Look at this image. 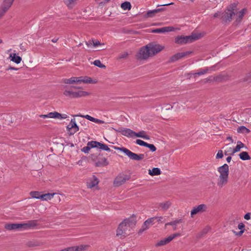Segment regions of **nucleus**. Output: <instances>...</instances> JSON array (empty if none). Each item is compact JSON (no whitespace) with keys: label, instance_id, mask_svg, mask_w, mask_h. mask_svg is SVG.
<instances>
[{"label":"nucleus","instance_id":"nucleus-6","mask_svg":"<svg viewBox=\"0 0 251 251\" xmlns=\"http://www.w3.org/2000/svg\"><path fill=\"white\" fill-rule=\"evenodd\" d=\"M63 94L65 97L69 99L78 98L89 95V93L86 91H79L75 92L68 89L65 90Z\"/></svg>","mask_w":251,"mask_h":251},{"label":"nucleus","instance_id":"nucleus-30","mask_svg":"<svg viewBox=\"0 0 251 251\" xmlns=\"http://www.w3.org/2000/svg\"><path fill=\"white\" fill-rule=\"evenodd\" d=\"M56 193H47L45 194H41V200L42 201H49L50 200Z\"/></svg>","mask_w":251,"mask_h":251},{"label":"nucleus","instance_id":"nucleus-44","mask_svg":"<svg viewBox=\"0 0 251 251\" xmlns=\"http://www.w3.org/2000/svg\"><path fill=\"white\" fill-rule=\"evenodd\" d=\"M93 45L94 47H97L98 46H103V48L102 50H105L106 49V47H105V44L104 43H100L99 40H96L93 41Z\"/></svg>","mask_w":251,"mask_h":251},{"label":"nucleus","instance_id":"nucleus-52","mask_svg":"<svg viewBox=\"0 0 251 251\" xmlns=\"http://www.w3.org/2000/svg\"><path fill=\"white\" fill-rule=\"evenodd\" d=\"M136 143L138 145L145 146V147L146 146V145L147 144V143H146L140 139H137L136 140Z\"/></svg>","mask_w":251,"mask_h":251},{"label":"nucleus","instance_id":"nucleus-38","mask_svg":"<svg viewBox=\"0 0 251 251\" xmlns=\"http://www.w3.org/2000/svg\"><path fill=\"white\" fill-rule=\"evenodd\" d=\"M29 194L33 199L41 200V194L38 191H31L30 192Z\"/></svg>","mask_w":251,"mask_h":251},{"label":"nucleus","instance_id":"nucleus-8","mask_svg":"<svg viewBox=\"0 0 251 251\" xmlns=\"http://www.w3.org/2000/svg\"><path fill=\"white\" fill-rule=\"evenodd\" d=\"M151 57L156 55L165 49V46L153 42L147 45Z\"/></svg>","mask_w":251,"mask_h":251},{"label":"nucleus","instance_id":"nucleus-37","mask_svg":"<svg viewBox=\"0 0 251 251\" xmlns=\"http://www.w3.org/2000/svg\"><path fill=\"white\" fill-rule=\"evenodd\" d=\"M237 131L239 133H249L250 130L245 126H241L237 129Z\"/></svg>","mask_w":251,"mask_h":251},{"label":"nucleus","instance_id":"nucleus-10","mask_svg":"<svg viewBox=\"0 0 251 251\" xmlns=\"http://www.w3.org/2000/svg\"><path fill=\"white\" fill-rule=\"evenodd\" d=\"M129 179V176L124 174H119L113 181L114 187H118L125 184L126 182Z\"/></svg>","mask_w":251,"mask_h":251},{"label":"nucleus","instance_id":"nucleus-63","mask_svg":"<svg viewBox=\"0 0 251 251\" xmlns=\"http://www.w3.org/2000/svg\"><path fill=\"white\" fill-rule=\"evenodd\" d=\"M244 232V230H240L239 232H236L235 231H234V233L235 234V235H238V236H241V235H242V234L243 233V232Z\"/></svg>","mask_w":251,"mask_h":251},{"label":"nucleus","instance_id":"nucleus-47","mask_svg":"<svg viewBox=\"0 0 251 251\" xmlns=\"http://www.w3.org/2000/svg\"><path fill=\"white\" fill-rule=\"evenodd\" d=\"M98 145H99V142L93 141L89 142L87 144V145L89 146L91 149L99 147Z\"/></svg>","mask_w":251,"mask_h":251},{"label":"nucleus","instance_id":"nucleus-42","mask_svg":"<svg viewBox=\"0 0 251 251\" xmlns=\"http://www.w3.org/2000/svg\"><path fill=\"white\" fill-rule=\"evenodd\" d=\"M165 32H168L174 31L175 30H179L180 28L178 27H174L173 26H166L164 27Z\"/></svg>","mask_w":251,"mask_h":251},{"label":"nucleus","instance_id":"nucleus-34","mask_svg":"<svg viewBox=\"0 0 251 251\" xmlns=\"http://www.w3.org/2000/svg\"><path fill=\"white\" fill-rule=\"evenodd\" d=\"M240 158L242 160H248L251 159V157L247 151H243L239 154Z\"/></svg>","mask_w":251,"mask_h":251},{"label":"nucleus","instance_id":"nucleus-60","mask_svg":"<svg viewBox=\"0 0 251 251\" xmlns=\"http://www.w3.org/2000/svg\"><path fill=\"white\" fill-rule=\"evenodd\" d=\"M244 218L247 220H249L251 219V213H247L244 215Z\"/></svg>","mask_w":251,"mask_h":251},{"label":"nucleus","instance_id":"nucleus-49","mask_svg":"<svg viewBox=\"0 0 251 251\" xmlns=\"http://www.w3.org/2000/svg\"><path fill=\"white\" fill-rule=\"evenodd\" d=\"M148 148L150 149V150L152 151V152H154L155 151H156V147H155V146L153 144H148L147 143L146 146H145Z\"/></svg>","mask_w":251,"mask_h":251},{"label":"nucleus","instance_id":"nucleus-11","mask_svg":"<svg viewBox=\"0 0 251 251\" xmlns=\"http://www.w3.org/2000/svg\"><path fill=\"white\" fill-rule=\"evenodd\" d=\"M207 210V206L205 204H201L194 207L191 211V217L192 218L197 214L205 212Z\"/></svg>","mask_w":251,"mask_h":251},{"label":"nucleus","instance_id":"nucleus-64","mask_svg":"<svg viewBox=\"0 0 251 251\" xmlns=\"http://www.w3.org/2000/svg\"><path fill=\"white\" fill-rule=\"evenodd\" d=\"M226 140H228L231 143H233V140L232 139V138L230 136H228L226 138Z\"/></svg>","mask_w":251,"mask_h":251},{"label":"nucleus","instance_id":"nucleus-35","mask_svg":"<svg viewBox=\"0 0 251 251\" xmlns=\"http://www.w3.org/2000/svg\"><path fill=\"white\" fill-rule=\"evenodd\" d=\"M18 224H7L4 226V228L8 230L18 229Z\"/></svg>","mask_w":251,"mask_h":251},{"label":"nucleus","instance_id":"nucleus-16","mask_svg":"<svg viewBox=\"0 0 251 251\" xmlns=\"http://www.w3.org/2000/svg\"><path fill=\"white\" fill-rule=\"evenodd\" d=\"M37 221L35 220H31L28 221L26 223L18 224V228L23 229H28L37 226Z\"/></svg>","mask_w":251,"mask_h":251},{"label":"nucleus","instance_id":"nucleus-29","mask_svg":"<svg viewBox=\"0 0 251 251\" xmlns=\"http://www.w3.org/2000/svg\"><path fill=\"white\" fill-rule=\"evenodd\" d=\"M228 76L226 75H219L216 76H213V79L214 81L220 82L227 79Z\"/></svg>","mask_w":251,"mask_h":251},{"label":"nucleus","instance_id":"nucleus-41","mask_svg":"<svg viewBox=\"0 0 251 251\" xmlns=\"http://www.w3.org/2000/svg\"><path fill=\"white\" fill-rule=\"evenodd\" d=\"M183 223V220L181 219H177L171 222L165 224V226L168 225L170 226H176L177 224Z\"/></svg>","mask_w":251,"mask_h":251},{"label":"nucleus","instance_id":"nucleus-24","mask_svg":"<svg viewBox=\"0 0 251 251\" xmlns=\"http://www.w3.org/2000/svg\"><path fill=\"white\" fill-rule=\"evenodd\" d=\"M223 148L225 149L224 153L225 155H234V148L232 147V145L230 143L226 144L225 146L223 147Z\"/></svg>","mask_w":251,"mask_h":251},{"label":"nucleus","instance_id":"nucleus-21","mask_svg":"<svg viewBox=\"0 0 251 251\" xmlns=\"http://www.w3.org/2000/svg\"><path fill=\"white\" fill-rule=\"evenodd\" d=\"M49 118L63 119L68 118L67 114H61L57 112H53L49 113Z\"/></svg>","mask_w":251,"mask_h":251},{"label":"nucleus","instance_id":"nucleus-19","mask_svg":"<svg viewBox=\"0 0 251 251\" xmlns=\"http://www.w3.org/2000/svg\"><path fill=\"white\" fill-rule=\"evenodd\" d=\"M115 131L121 133L122 135L127 137H134V131L129 128H119L118 129H115Z\"/></svg>","mask_w":251,"mask_h":251},{"label":"nucleus","instance_id":"nucleus-58","mask_svg":"<svg viewBox=\"0 0 251 251\" xmlns=\"http://www.w3.org/2000/svg\"><path fill=\"white\" fill-rule=\"evenodd\" d=\"M238 228L240 230H244V228H245V225L243 223H240L238 224Z\"/></svg>","mask_w":251,"mask_h":251},{"label":"nucleus","instance_id":"nucleus-50","mask_svg":"<svg viewBox=\"0 0 251 251\" xmlns=\"http://www.w3.org/2000/svg\"><path fill=\"white\" fill-rule=\"evenodd\" d=\"M177 60H178V59L177 58V56L176 55V54H175L170 57L169 62L170 63H172V62H176Z\"/></svg>","mask_w":251,"mask_h":251},{"label":"nucleus","instance_id":"nucleus-14","mask_svg":"<svg viewBox=\"0 0 251 251\" xmlns=\"http://www.w3.org/2000/svg\"><path fill=\"white\" fill-rule=\"evenodd\" d=\"M180 236L179 233H176L170 235L167 238H164L159 241H158L155 245L156 247H159L161 246H164L170 243L173 239L176 237Z\"/></svg>","mask_w":251,"mask_h":251},{"label":"nucleus","instance_id":"nucleus-23","mask_svg":"<svg viewBox=\"0 0 251 251\" xmlns=\"http://www.w3.org/2000/svg\"><path fill=\"white\" fill-rule=\"evenodd\" d=\"M164 10V8H158L149 11L144 15L145 18H148L153 17L156 14Z\"/></svg>","mask_w":251,"mask_h":251},{"label":"nucleus","instance_id":"nucleus-13","mask_svg":"<svg viewBox=\"0 0 251 251\" xmlns=\"http://www.w3.org/2000/svg\"><path fill=\"white\" fill-rule=\"evenodd\" d=\"M100 182L99 178L95 175L89 177L86 181V186L88 189L96 188L97 189L98 184Z\"/></svg>","mask_w":251,"mask_h":251},{"label":"nucleus","instance_id":"nucleus-43","mask_svg":"<svg viewBox=\"0 0 251 251\" xmlns=\"http://www.w3.org/2000/svg\"><path fill=\"white\" fill-rule=\"evenodd\" d=\"M99 148L100 149L105 151H110V148L106 145L101 143L99 142Z\"/></svg>","mask_w":251,"mask_h":251},{"label":"nucleus","instance_id":"nucleus-31","mask_svg":"<svg viewBox=\"0 0 251 251\" xmlns=\"http://www.w3.org/2000/svg\"><path fill=\"white\" fill-rule=\"evenodd\" d=\"M209 69L207 68L200 70L198 72L194 73L193 74H188V75H193L194 78H196L198 75H201L205 74L209 71Z\"/></svg>","mask_w":251,"mask_h":251},{"label":"nucleus","instance_id":"nucleus-33","mask_svg":"<svg viewBox=\"0 0 251 251\" xmlns=\"http://www.w3.org/2000/svg\"><path fill=\"white\" fill-rule=\"evenodd\" d=\"M153 224V218H149L146 220L143 223V226L145 227L146 229H149L150 228V226L151 225Z\"/></svg>","mask_w":251,"mask_h":251},{"label":"nucleus","instance_id":"nucleus-56","mask_svg":"<svg viewBox=\"0 0 251 251\" xmlns=\"http://www.w3.org/2000/svg\"><path fill=\"white\" fill-rule=\"evenodd\" d=\"M164 108L166 110H170L173 108V106L170 104H166L164 106Z\"/></svg>","mask_w":251,"mask_h":251},{"label":"nucleus","instance_id":"nucleus-22","mask_svg":"<svg viewBox=\"0 0 251 251\" xmlns=\"http://www.w3.org/2000/svg\"><path fill=\"white\" fill-rule=\"evenodd\" d=\"M75 116L81 117L86 118V119H87L91 122H94V123H96L97 124H103L105 123V122L104 121L95 118L94 117H91V116H90L89 115H75Z\"/></svg>","mask_w":251,"mask_h":251},{"label":"nucleus","instance_id":"nucleus-18","mask_svg":"<svg viewBox=\"0 0 251 251\" xmlns=\"http://www.w3.org/2000/svg\"><path fill=\"white\" fill-rule=\"evenodd\" d=\"M91 157L93 161H95V165L96 167H103L108 165L109 162L107 159L105 157L101 158L100 160L97 161V156L94 154H91Z\"/></svg>","mask_w":251,"mask_h":251},{"label":"nucleus","instance_id":"nucleus-55","mask_svg":"<svg viewBox=\"0 0 251 251\" xmlns=\"http://www.w3.org/2000/svg\"><path fill=\"white\" fill-rule=\"evenodd\" d=\"M20 49L23 52H25L26 51V45L24 43H22L20 45Z\"/></svg>","mask_w":251,"mask_h":251},{"label":"nucleus","instance_id":"nucleus-32","mask_svg":"<svg viewBox=\"0 0 251 251\" xmlns=\"http://www.w3.org/2000/svg\"><path fill=\"white\" fill-rule=\"evenodd\" d=\"M161 172L158 168H153L152 170H149V174L151 176H159Z\"/></svg>","mask_w":251,"mask_h":251},{"label":"nucleus","instance_id":"nucleus-40","mask_svg":"<svg viewBox=\"0 0 251 251\" xmlns=\"http://www.w3.org/2000/svg\"><path fill=\"white\" fill-rule=\"evenodd\" d=\"M121 7L124 10H130L131 8V4L129 2L126 1L121 4Z\"/></svg>","mask_w":251,"mask_h":251},{"label":"nucleus","instance_id":"nucleus-9","mask_svg":"<svg viewBox=\"0 0 251 251\" xmlns=\"http://www.w3.org/2000/svg\"><path fill=\"white\" fill-rule=\"evenodd\" d=\"M236 5L234 4H231L230 8L227 9L222 17L223 20L226 22H229L232 19L233 15H235Z\"/></svg>","mask_w":251,"mask_h":251},{"label":"nucleus","instance_id":"nucleus-45","mask_svg":"<svg viewBox=\"0 0 251 251\" xmlns=\"http://www.w3.org/2000/svg\"><path fill=\"white\" fill-rule=\"evenodd\" d=\"M93 64L94 65L100 68H105L106 67L105 66L104 64H102L100 61L99 60H95L93 62Z\"/></svg>","mask_w":251,"mask_h":251},{"label":"nucleus","instance_id":"nucleus-2","mask_svg":"<svg viewBox=\"0 0 251 251\" xmlns=\"http://www.w3.org/2000/svg\"><path fill=\"white\" fill-rule=\"evenodd\" d=\"M218 175L216 181V186L219 189H222L226 186L228 182L229 166L224 164L217 168Z\"/></svg>","mask_w":251,"mask_h":251},{"label":"nucleus","instance_id":"nucleus-61","mask_svg":"<svg viewBox=\"0 0 251 251\" xmlns=\"http://www.w3.org/2000/svg\"><path fill=\"white\" fill-rule=\"evenodd\" d=\"M19 70V68H15L14 67L9 66L7 69V71L9 70H14V71H18Z\"/></svg>","mask_w":251,"mask_h":251},{"label":"nucleus","instance_id":"nucleus-1","mask_svg":"<svg viewBox=\"0 0 251 251\" xmlns=\"http://www.w3.org/2000/svg\"><path fill=\"white\" fill-rule=\"evenodd\" d=\"M137 224V217L134 214L124 219L116 229V236L121 238L129 235Z\"/></svg>","mask_w":251,"mask_h":251},{"label":"nucleus","instance_id":"nucleus-46","mask_svg":"<svg viewBox=\"0 0 251 251\" xmlns=\"http://www.w3.org/2000/svg\"><path fill=\"white\" fill-rule=\"evenodd\" d=\"M129 54L127 52H124L121 53L118 57V60H121L123 59H126L128 57Z\"/></svg>","mask_w":251,"mask_h":251},{"label":"nucleus","instance_id":"nucleus-48","mask_svg":"<svg viewBox=\"0 0 251 251\" xmlns=\"http://www.w3.org/2000/svg\"><path fill=\"white\" fill-rule=\"evenodd\" d=\"M151 218H153V221L155 219H156L158 223H164L165 220V218L162 216H155V217H151Z\"/></svg>","mask_w":251,"mask_h":251},{"label":"nucleus","instance_id":"nucleus-5","mask_svg":"<svg viewBox=\"0 0 251 251\" xmlns=\"http://www.w3.org/2000/svg\"><path fill=\"white\" fill-rule=\"evenodd\" d=\"M114 148L116 150L120 151L123 152L126 156L128 157V158L130 159L131 160H133L135 161H140L143 160L145 157V155L144 154H136L124 147L120 148L114 147Z\"/></svg>","mask_w":251,"mask_h":251},{"label":"nucleus","instance_id":"nucleus-3","mask_svg":"<svg viewBox=\"0 0 251 251\" xmlns=\"http://www.w3.org/2000/svg\"><path fill=\"white\" fill-rule=\"evenodd\" d=\"M205 35V32L192 33L189 36H177L175 38V43L178 45H183L192 43L199 40Z\"/></svg>","mask_w":251,"mask_h":251},{"label":"nucleus","instance_id":"nucleus-15","mask_svg":"<svg viewBox=\"0 0 251 251\" xmlns=\"http://www.w3.org/2000/svg\"><path fill=\"white\" fill-rule=\"evenodd\" d=\"M90 246L87 244H80L77 246H70L65 248L66 251H86Z\"/></svg>","mask_w":251,"mask_h":251},{"label":"nucleus","instance_id":"nucleus-39","mask_svg":"<svg viewBox=\"0 0 251 251\" xmlns=\"http://www.w3.org/2000/svg\"><path fill=\"white\" fill-rule=\"evenodd\" d=\"M192 53V51H188L177 53H176V55H177V58L179 60L183 57H184L185 56H188V55L191 54Z\"/></svg>","mask_w":251,"mask_h":251},{"label":"nucleus","instance_id":"nucleus-51","mask_svg":"<svg viewBox=\"0 0 251 251\" xmlns=\"http://www.w3.org/2000/svg\"><path fill=\"white\" fill-rule=\"evenodd\" d=\"M223 152L222 150H219L218 153L216 154V158L217 159H221L223 157Z\"/></svg>","mask_w":251,"mask_h":251},{"label":"nucleus","instance_id":"nucleus-36","mask_svg":"<svg viewBox=\"0 0 251 251\" xmlns=\"http://www.w3.org/2000/svg\"><path fill=\"white\" fill-rule=\"evenodd\" d=\"M244 144L241 141L237 142V145L233 149V154H234L236 152H239L240 151L241 149L244 147Z\"/></svg>","mask_w":251,"mask_h":251},{"label":"nucleus","instance_id":"nucleus-4","mask_svg":"<svg viewBox=\"0 0 251 251\" xmlns=\"http://www.w3.org/2000/svg\"><path fill=\"white\" fill-rule=\"evenodd\" d=\"M98 81L93 79L91 77L84 76L79 77H72L69 78H65L63 80V82L66 84H79L82 83L86 84H96Z\"/></svg>","mask_w":251,"mask_h":251},{"label":"nucleus","instance_id":"nucleus-59","mask_svg":"<svg viewBox=\"0 0 251 251\" xmlns=\"http://www.w3.org/2000/svg\"><path fill=\"white\" fill-rule=\"evenodd\" d=\"M110 0H102L101 1H100L99 3V6H103L105 3H106L107 2H108Z\"/></svg>","mask_w":251,"mask_h":251},{"label":"nucleus","instance_id":"nucleus-12","mask_svg":"<svg viewBox=\"0 0 251 251\" xmlns=\"http://www.w3.org/2000/svg\"><path fill=\"white\" fill-rule=\"evenodd\" d=\"M68 134L70 135L75 134L79 130V127L77 125L75 118L72 119L69 124L67 126Z\"/></svg>","mask_w":251,"mask_h":251},{"label":"nucleus","instance_id":"nucleus-54","mask_svg":"<svg viewBox=\"0 0 251 251\" xmlns=\"http://www.w3.org/2000/svg\"><path fill=\"white\" fill-rule=\"evenodd\" d=\"M147 230V229H146L145 227H143V226H142L138 230L137 234L139 235H141L144 232H145Z\"/></svg>","mask_w":251,"mask_h":251},{"label":"nucleus","instance_id":"nucleus-20","mask_svg":"<svg viewBox=\"0 0 251 251\" xmlns=\"http://www.w3.org/2000/svg\"><path fill=\"white\" fill-rule=\"evenodd\" d=\"M79 0H63L66 7L70 10L73 9L79 2Z\"/></svg>","mask_w":251,"mask_h":251},{"label":"nucleus","instance_id":"nucleus-26","mask_svg":"<svg viewBox=\"0 0 251 251\" xmlns=\"http://www.w3.org/2000/svg\"><path fill=\"white\" fill-rule=\"evenodd\" d=\"M246 9H243L240 11H237L236 10L235 11V19L236 21L238 23H239L242 20L243 17L244 16L245 13Z\"/></svg>","mask_w":251,"mask_h":251},{"label":"nucleus","instance_id":"nucleus-25","mask_svg":"<svg viewBox=\"0 0 251 251\" xmlns=\"http://www.w3.org/2000/svg\"><path fill=\"white\" fill-rule=\"evenodd\" d=\"M134 137H140L146 140H150V137L148 135L144 130H141L138 132L134 131Z\"/></svg>","mask_w":251,"mask_h":251},{"label":"nucleus","instance_id":"nucleus-28","mask_svg":"<svg viewBox=\"0 0 251 251\" xmlns=\"http://www.w3.org/2000/svg\"><path fill=\"white\" fill-rule=\"evenodd\" d=\"M172 203L169 201H164L161 203H160L159 204V207L163 211H166L168 210L169 207L171 206Z\"/></svg>","mask_w":251,"mask_h":251},{"label":"nucleus","instance_id":"nucleus-53","mask_svg":"<svg viewBox=\"0 0 251 251\" xmlns=\"http://www.w3.org/2000/svg\"><path fill=\"white\" fill-rule=\"evenodd\" d=\"M152 33H162L165 32V29L164 27L160 28H157L154 30H152Z\"/></svg>","mask_w":251,"mask_h":251},{"label":"nucleus","instance_id":"nucleus-27","mask_svg":"<svg viewBox=\"0 0 251 251\" xmlns=\"http://www.w3.org/2000/svg\"><path fill=\"white\" fill-rule=\"evenodd\" d=\"M9 58L11 61L17 64L20 63L22 61V58L20 56L17 55L15 53H10Z\"/></svg>","mask_w":251,"mask_h":251},{"label":"nucleus","instance_id":"nucleus-62","mask_svg":"<svg viewBox=\"0 0 251 251\" xmlns=\"http://www.w3.org/2000/svg\"><path fill=\"white\" fill-rule=\"evenodd\" d=\"M213 76H209L208 78L205 79V82H210L213 80Z\"/></svg>","mask_w":251,"mask_h":251},{"label":"nucleus","instance_id":"nucleus-57","mask_svg":"<svg viewBox=\"0 0 251 251\" xmlns=\"http://www.w3.org/2000/svg\"><path fill=\"white\" fill-rule=\"evenodd\" d=\"M90 149H91V148L89 147V146L87 145L86 147H84L82 149V151L85 153H88Z\"/></svg>","mask_w":251,"mask_h":251},{"label":"nucleus","instance_id":"nucleus-7","mask_svg":"<svg viewBox=\"0 0 251 251\" xmlns=\"http://www.w3.org/2000/svg\"><path fill=\"white\" fill-rule=\"evenodd\" d=\"M151 57L147 45L140 48L135 55L136 59L138 61L147 60Z\"/></svg>","mask_w":251,"mask_h":251},{"label":"nucleus","instance_id":"nucleus-17","mask_svg":"<svg viewBox=\"0 0 251 251\" xmlns=\"http://www.w3.org/2000/svg\"><path fill=\"white\" fill-rule=\"evenodd\" d=\"M14 0H3L0 7V11L5 14L12 5Z\"/></svg>","mask_w":251,"mask_h":251}]
</instances>
